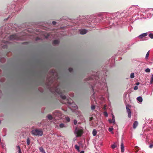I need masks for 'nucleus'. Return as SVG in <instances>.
Here are the masks:
<instances>
[{
	"label": "nucleus",
	"mask_w": 153,
	"mask_h": 153,
	"mask_svg": "<svg viewBox=\"0 0 153 153\" xmlns=\"http://www.w3.org/2000/svg\"><path fill=\"white\" fill-rule=\"evenodd\" d=\"M32 134L34 135L41 136L43 134V132L41 130L36 129L33 130L31 131Z\"/></svg>",
	"instance_id": "obj_1"
},
{
	"label": "nucleus",
	"mask_w": 153,
	"mask_h": 153,
	"mask_svg": "<svg viewBox=\"0 0 153 153\" xmlns=\"http://www.w3.org/2000/svg\"><path fill=\"white\" fill-rule=\"evenodd\" d=\"M55 91L58 94H61V97L63 100H68V98H67L65 96L62 95V92L60 89L58 88H56L55 89Z\"/></svg>",
	"instance_id": "obj_2"
},
{
	"label": "nucleus",
	"mask_w": 153,
	"mask_h": 153,
	"mask_svg": "<svg viewBox=\"0 0 153 153\" xmlns=\"http://www.w3.org/2000/svg\"><path fill=\"white\" fill-rule=\"evenodd\" d=\"M9 38L10 40H12L14 39L16 40H20L21 38L20 37H19L17 34L13 35L10 36Z\"/></svg>",
	"instance_id": "obj_3"
},
{
	"label": "nucleus",
	"mask_w": 153,
	"mask_h": 153,
	"mask_svg": "<svg viewBox=\"0 0 153 153\" xmlns=\"http://www.w3.org/2000/svg\"><path fill=\"white\" fill-rule=\"evenodd\" d=\"M128 107H130V105H126V109L127 112L128 113V117L129 118H130L131 117V113L130 109L128 108Z\"/></svg>",
	"instance_id": "obj_4"
},
{
	"label": "nucleus",
	"mask_w": 153,
	"mask_h": 153,
	"mask_svg": "<svg viewBox=\"0 0 153 153\" xmlns=\"http://www.w3.org/2000/svg\"><path fill=\"white\" fill-rule=\"evenodd\" d=\"M83 133V131L81 129H79L77 131L76 134L78 136H81Z\"/></svg>",
	"instance_id": "obj_5"
},
{
	"label": "nucleus",
	"mask_w": 153,
	"mask_h": 153,
	"mask_svg": "<svg viewBox=\"0 0 153 153\" xmlns=\"http://www.w3.org/2000/svg\"><path fill=\"white\" fill-rule=\"evenodd\" d=\"M120 146L121 151L122 152H123L124 151V147L123 141H122L121 142Z\"/></svg>",
	"instance_id": "obj_6"
},
{
	"label": "nucleus",
	"mask_w": 153,
	"mask_h": 153,
	"mask_svg": "<svg viewBox=\"0 0 153 153\" xmlns=\"http://www.w3.org/2000/svg\"><path fill=\"white\" fill-rule=\"evenodd\" d=\"M87 32V31L85 29H83L80 30V33L81 34H84Z\"/></svg>",
	"instance_id": "obj_7"
},
{
	"label": "nucleus",
	"mask_w": 153,
	"mask_h": 153,
	"mask_svg": "<svg viewBox=\"0 0 153 153\" xmlns=\"http://www.w3.org/2000/svg\"><path fill=\"white\" fill-rule=\"evenodd\" d=\"M138 123L137 121H135L133 124V128L135 129L138 126Z\"/></svg>",
	"instance_id": "obj_8"
},
{
	"label": "nucleus",
	"mask_w": 153,
	"mask_h": 153,
	"mask_svg": "<svg viewBox=\"0 0 153 153\" xmlns=\"http://www.w3.org/2000/svg\"><path fill=\"white\" fill-rule=\"evenodd\" d=\"M147 35V34L146 33H143L142 34L139 36V37L140 38H143V37L146 36Z\"/></svg>",
	"instance_id": "obj_9"
},
{
	"label": "nucleus",
	"mask_w": 153,
	"mask_h": 153,
	"mask_svg": "<svg viewBox=\"0 0 153 153\" xmlns=\"http://www.w3.org/2000/svg\"><path fill=\"white\" fill-rule=\"evenodd\" d=\"M137 100L139 102H141L143 101V99L142 97H137Z\"/></svg>",
	"instance_id": "obj_10"
},
{
	"label": "nucleus",
	"mask_w": 153,
	"mask_h": 153,
	"mask_svg": "<svg viewBox=\"0 0 153 153\" xmlns=\"http://www.w3.org/2000/svg\"><path fill=\"white\" fill-rule=\"evenodd\" d=\"M97 134V131L95 129H94L93 130L92 134L93 136H95Z\"/></svg>",
	"instance_id": "obj_11"
},
{
	"label": "nucleus",
	"mask_w": 153,
	"mask_h": 153,
	"mask_svg": "<svg viewBox=\"0 0 153 153\" xmlns=\"http://www.w3.org/2000/svg\"><path fill=\"white\" fill-rule=\"evenodd\" d=\"M39 149L40 151V152H42V153H46L45 150L42 147H40L39 148Z\"/></svg>",
	"instance_id": "obj_12"
},
{
	"label": "nucleus",
	"mask_w": 153,
	"mask_h": 153,
	"mask_svg": "<svg viewBox=\"0 0 153 153\" xmlns=\"http://www.w3.org/2000/svg\"><path fill=\"white\" fill-rule=\"evenodd\" d=\"M59 43V41L57 40H54L53 41V44L55 45L58 44Z\"/></svg>",
	"instance_id": "obj_13"
},
{
	"label": "nucleus",
	"mask_w": 153,
	"mask_h": 153,
	"mask_svg": "<svg viewBox=\"0 0 153 153\" xmlns=\"http://www.w3.org/2000/svg\"><path fill=\"white\" fill-rule=\"evenodd\" d=\"M17 149L18 151V153H21V150L20 147L19 146H17Z\"/></svg>",
	"instance_id": "obj_14"
},
{
	"label": "nucleus",
	"mask_w": 153,
	"mask_h": 153,
	"mask_svg": "<svg viewBox=\"0 0 153 153\" xmlns=\"http://www.w3.org/2000/svg\"><path fill=\"white\" fill-rule=\"evenodd\" d=\"M48 118L50 120H51L53 119L51 115L48 114L47 116Z\"/></svg>",
	"instance_id": "obj_15"
},
{
	"label": "nucleus",
	"mask_w": 153,
	"mask_h": 153,
	"mask_svg": "<svg viewBox=\"0 0 153 153\" xmlns=\"http://www.w3.org/2000/svg\"><path fill=\"white\" fill-rule=\"evenodd\" d=\"M75 149H77L78 151H79V147L77 145L75 146Z\"/></svg>",
	"instance_id": "obj_16"
},
{
	"label": "nucleus",
	"mask_w": 153,
	"mask_h": 153,
	"mask_svg": "<svg viewBox=\"0 0 153 153\" xmlns=\"http://www.w3.org/2000/svg\"><path fill=\"white\" fill-rule=\"evenodd\" d=\"M151 80L150 81V83L152 84L153 82V74L152 75V77L150 79Z\"/></svg>",
	"instance_id": "obj_17"
},
{
	"label": "nucleus",
	"mask_w": 153,
	"mask_h": 153,
	"mask_svg": "<svg viewBox=\"0 0 153 153\" xmlns=\"http://www.w3.org/2000/svg\"><path fill=\"white\" fill-rule=\"evenodd\" d=\"M27 145H29L30 144V141L29 138H28L27 139Z\"/></svg>",
	"instance_id": "obj_18"
},
{
	"label": "nucleus",
	"mask_w": 153,
	"mask_h": 153,
	"mask_svg": "<svg viewBox=\"0 0 153 153\" xmlns=\"http://www.w3.org/2000/svg\"><path fill=\"white\" fill-rule=\"evenodd\" d=\"M112 119L113 120V123H115V117H114V115L113 114H112Z\"/></svg>",
	"instance_id": "obj_19"
},
{
	"label": "nucleus",
	"mask_w": 153,
	"mask_h": 153,
	"mask_svg": "<svg viewBox=\"0 0 153 153\" xmlns=\"http://www.w3.org/2000/svg\"><path fill=\"white\" fill-rule=\"evenodd\" d=\"M134 74L133 73H132L130 75V77L131 78H133L134 77Z\"/></svg>",
	"instance_id": "obj_20"
},
{
	"label": "nucleus",
	"mask_w": 153,
	"mask_h": 153,
	"mask_svg": "<svg viewBox=\"0 0 153 153\" xmlns=\"http://www.w3.org/2000/svg\"><path fill=\"white\" fill-rule=\"evenodd\" d=\"M145 71L147 73H149L150 72V70L149 68H147L145 69Z\"/></svg>",
	"instance_id": "obj_21"
},
{
	"label": "nucleus",
	"mask_w": 153,
	"mask_h": 153,
	"mask_svg": "<svg viewBox=\"0 0 153 153\" xmlns=\"http://www.w3.org/2000/svg\"><path fill=\"white\" fill-rule=\"evenodd\" d=\"M117 145H115V144H113L111 146V148L113 149H114L115 148L117 147Z\"/></svg>",
	"instance_id": "obj_22"
},
{
	"label": "nucleus",
	"mask_w": 153,
	"mask_h": 153,
	"mask_svg": "<svg viewBox=\"0 0 153 153\" xmlns=\"http://www.w3.org/2000/svg\"><path fill=\"white\" fill-rule=\"evenodd\" d=\"M149 51L146 54V58H148V57H149Z\"/></svg>",
	"instance_id": "obj_23"
},
{
	"label": "nucleus",
	"mask_w": 153,
	"mask_h": 153,
	"mask_svg": "<svg viewBox=\"0 0 153 153\" xmlns=\"http://www.w3.org/2000/svg\"><path fill=\"white\" fill-rule=\"evenodd\" d=\"M65 119L67 122H69L70 121V118L68 117H66Z\"/></svg>",
	"instance_id": "obj_24"
},
{
	"label": "nucleus",
	"mask_w": 153,
	"mask_h": 153,
	"mask_svg": "<svg viewBox=\"0 0 153 153\" xmlns=\"http://www.w3.org/2000/svg\"><path fill=\"white\" fill-rule=\"evenodd\" d=\"M149 36L151 38V39H153V34L152 33H150L149 34Z\"/></svg>",
	"instance_id": "obj_25"
},
{
	"label": "nucleus",
	"mask_w": 153,
	"mask_h": 153,
	"mask_svg": "<svg viewBox=\"0 0 153 153\" xmlns=\"http://www.w3.org/2000/svg\"><path fill=\"white\" fill-rule=\"evenodd\" d=\"M59 127L61 128H63L65 127L64 124L63 123H61L59 125Z\"/></svg>",
	"instance_id": "obj_26"
},
{
	"label": "nucleus",
	"mask_w": 153,
	"mask_h": 153,
	"mask_svg": "<svg viewBox=\"0 0 153 153\" xmlns=\"http://www.w3.org/2000/svg\"><path fill=\"white\" fill-rule=\"evenodd\" d=\"M53 82V79L51 80L50 81V82L48 84H47L48 85H49L50 83L51 84Z\"/></svg>",
	"instance_id": "obj_27"
},
{
	"label": "nucleus",
	"mask_w": 153,
	"mask_h": 153,
	"mask_svg": "<svg viewBox=\"0 0 153 153\" xmlns=\"http://www.w3.org/2000/svg\"><path fill=\"white\" fill-rule=\"evenodd\" d=\"M95 108V106L94 105H92L91 106V109L92 110H94Z\"/></svg>",
	"instance_id": "obj_28"
},
{
	"label": "nucleus",
	"mask_w": 153,
	"mask_h": 153,
	"mask_svg": "<svg viewBox=\"0 0 153 153\" xmlns=\"http://www.w3.org/2000/svg\"><path fill=\"white\" fill-rule=\"evenodd\" d=\"M73 69L72 68H69V71L70 72H71L72 71Z\"/></svg>",
	"instance_id": "obj_29"
},
{
	"label": "nucleus",
	"mask_w": 153,
	"mask_h": 153,
	"mask_svg": "<svg viewBox=\"0 0 153 153\" xmlns=\"http://www.w3.org/2000/svg\"><path fill=\"white\" fill-rule=\"evenodd\" d=\"M77 121L76 120H74V124L75 125H76L77 124Z\"/></svg>",
	"instance_id": "obj_30"
},
{
	"label": "nucleus",
	"mask_w": 153,
	"mask_h": 153,
	"mask_svg": "<svg viewBox=\"0 0 153 153\" xmlns=\"http://www.w3.org/2000/svg\"><path fill=\"white\" fill-rule=\"evenodd\" d=\"M113 130V128H109L108 130L109 131H111Z\"/></svg>",
	"instance_id": "obj_31"
},
{
	"label": "nucleus",
	"mask_w": 153,
	"mask_h": 153,
	"mask_svg": "<svg viewBox=\"0 0 153 153\" xmlns=\"http://www.w3.org/2000/svg\"><path fill=\"white\" fill-rule=\"evenodd\" d=\"M138 87L137 86H135L134 88V89L135 90H137L138 89Z\"/></svg>",
	"instance_id": "obj_32"
},
{
	"label": "nucleus",
	"mask_w": 153,
	"mask_h": 153,
	"mask_svg": "<svg viewBox=\"0 0 153 153\" xmlns=\"http://www.w3.org/2000/svg\"><path fill=\"white\" fill-rule=\"evenodd\" d=\"M104 115L105 117L108 116V114L106 112H104Z\"/></svg>",
	"instance_id": "obj_33"
},
{
	"label": "nucleus",
	"mask_w": 153,
	"mask_h": 153,
	"mask_svg": "<svg viewBox=\"0 0 153 153\" xmlns=\"http://www.w3.org/2000/svg\"><path fill=\"white\" fill-rule=\"evenodd\" d=\"M153 147V144H150L149 146V148H152Z\"/></svg>",
	"instance_id": "obj_34"
},
{
	"label": "nucleus",
	"mask_w": 153,
	"mask_h": 153,
	"mask_svg": "<svg viewBox=\"0 0 153 153\" xmlns=\"http://www.w3.org/2000/svg\"><path fill=\"white\" fill-rule=\"evenodd\" d=\"M52 24L53 25H55L56 24V22L55 21H53L52 22Z\"/></svg>",
	"instance_id": "obj_35"
},
{
	"label": "nucleus",
	"mask_w": 153,
	"mask_h": 153,
	"mask_svg": "<svg viewBox=\"0 0 153 153\" xmlns=\"http://www.w3.org/2000/svg\"><path fill=\"white\" fill-rule=\"evenodd\" d=\"M93 119V118L92 117H90L89 118V120L91 121Z\"/></svg>",
	"instance_id": "obj_36"
},
{
	"label": "nucleus",
	"mask_w": 153,
	"mask_h": 153,
	"mask_svg": "<svg viewBox=\"0 0 153 153\" xmlns=\"http://www.w3.org/2000/svg\"><path fill=\"white\" fill-rule=\"evenodd\" d=\"M109 122L110 123H113V121H112V120L111 119H110L109 120Z\"/></svg>",
	"instance_id": "obj_37"
},
{
	"label": "nucleus",
	"mask_w": 153,
	"mask_h": 153,
	"mask_svg": "<svg viewBox=\"0 0 153 153\" xmlns=\"http://www.w3.org/2000/svg\"><path fill=\"white\" fill-rule=\"evenodd\" d=\"M140 84V83L139 82H137V83H136V85H139Z\"/></svg>",
	"instance_id": "obj_38"
},
{
	"label": "nucleus",
	"mask_w": 153,
	"mask_h": 153,
	"mask_svg": "<svg viewBox=\"0 0 153 153\" xmlns=\"http://www.w3.org/2000/svg\"><path fill=\"white\" fill-rule=\"evenodd\" d=\"M80 153H84V151H81Z\"/></svg>",
	"instance_id": "obj_39"
},
{
	"label": "nucleus",
	"mask_w": 153,
	"mask_h": 153,
	"mask_svg": "<svg viewBox=\"0 0 153 153\" xmlns=\"http://www.w3.org/2000/svg\"><path fill=\"white\" fill-rule=\"evenodd\" d=\"M51 73H52V75L53 76V75L54 74V73H53V71H51Z\"/></svg>",
	"instance_id": "obj_40"
},
{
	"label": "nucleus",
	"mask_w": 153,
	"mask_h": 153,
	"mask_svg": "<svg viewBox=\"0 0 153 153\" xmlns=\"http://www.w3.org/2000/svg\"><path fill=\"white\" fill-rule=\"evenodd\" d=\"M135 147L136 149H137L139 148L137 146H136Z\"/></svg>",
	"instance_id": "obj_41"
},
{
	"label": "nucleus",
	"mask_w": 153,
	"mask_h": 153,
	"mask_svg": "<svg viewBox=\"0 0 153 153\" xmlns=\"http://www.w3.org/2000/svg\"><path fill=\"white\" fill-rule=\"evenodd\" d=\"M106 106L105 105H104V110H105V109H106V108H105Z\"/></svg>",
	"instance_id": "obj_42"
},
{
	"label": "nucleus",
	"mask_w": 153,
	"mask_h": 153,
	"mask_svg": "<svg viewBox=\"0 0 153 153\" xmlns=\"http://www.w3.org/2000/svg\"><path fill=\"white\" fill-rule=\"evenodd\" d=\"M138 150H136V151H135V152H138Z\"/></svg>",
	"instance_id": "obj_43"
},
{
	"label": "nucleus",
	"mask_w": 153,
	"mask_h": 153,
	"mask_svg": "<svg viewBox=\"0 0 153 153\" xmlns=\"http://www.w3.org/2000/svg\"><path fill=\"white\" fill-rule=\"evenodd\" d=\"M68 103H71V102H68Z\"/></svg>",
	"instance_id": "obj_44"
},
{
	"label": "nucleus",
	"mask_w": 153,
	"mask_h": 153,
	"mask_svg": "<svg viewBox=\"0 0 153 153\" xmlns=\"http://www.w3.org/2000/svg\"><path fill=\"white\" fill-rule=\"evenodd\" d=\"M51 78H53V76H51Z\"/></svg>",
	"instance_id": "obj_45"
}]
</instances>
